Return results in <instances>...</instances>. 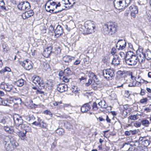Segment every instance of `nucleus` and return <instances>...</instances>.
Wrapping results in <instances>:
<instances>
[{"instance_id": "nucleus-50", "label": "nucleus", "mask_w": 151, "mask_h": 151, "mask_svg": "<svg viewBox=\"0 0 151 151\" xmlns=\"http://www.w3.org/2000/svg\"><path fill=\"white\" fill-rule=\"evenodd\" d=\"M64 73L67 74L68 75L70 74L71 73V71L69 68H67L64 70Z\"/></svg>"}, {"instance_id": "nucleus-63", "label": "nucleus", "mask_w": 151, "mask_h": 151, "mask_svg": "<svg viewBox=\"0 0 151 151\" xmlns=\"http://www.w3.org/2000/svg\"><path fill=\"white\" fill-rule=\"evenodd\" d=\"M4 129L6 132H8L10 129V128L8 126H4Z\"/></svg>"}, {"instance_id": "nucleus-41", "label": "nucleus", "mask_w": 151, "mask_h": 151, "mask_svg": "<svg viewBox=\"0 0 151 151\" xmlns=\"http://www.w3.org/2000/svg\"><path fill=\"white\" fill-rule=\"evenodd\" d=\"M128 119L131 120H135L137 119H138V118L136 115H131L128 117Z\"/></svg>"}, {"instance_id": "nucleus-60", "label": "nucleus", "mask_w": 151, "mask_h": 151, "mask_svg": "<svg viewBox=\"0 0 151 151\" xmlns=\"http://www.w3.org/2000/svg\"><path fill=\"white\" fill-rule=\"evenodd\" d=\"M146 91L144 89H141V91L140 93V94L142 96L144 95L145 94V92Z\"/></svg>"}, {"instance_id": "nucleus-64", "label": "nucleus", "mask_w": 151, "mask_h": 151, "mask_svg": "<svg viewBox=\"0 0 151 151\" xmlns=\"http://www.w3.org/2000/svg\"><path fill=\"white\" fill-rule=\"evenodd\" d=\"M36 93L37 94H42L44 93V92L40 90L37 89Z\"/></svg>"}, {"instance_id": "nucleus-35", "label": "nucleus", "mask_w": 151, "mask_h": 151, "mask_svg": "<svg viewBox=\"0 0 151 151\" xmlns=\"http://www.w3.org/2000/svg\"><path fill=\"white\" fill-rule=\"evenodd\" d=\"M90 77L92 78L93 80L95 82L99 81V80L98 79L96 75H95L93 73H91L90 74Z\"/></svg>"}, {"instance_id": "nucleus-46", "label": "nucleus", "mask_w": 151, "mask_h": 151, "mask_svg": "<svg viewBox=\"0 0 151 151\" xmlns=\"http://www.w3.org/2000/svg\"><path fill=\"white\" fill-rule=\"evenodd\" d=\"M126 46V45H116V47L119 50H122L124 49Z\"/></svg>"}, {"instance_id": "nucleus-14", "label": "nucleus", "mask_w": 151, "mask_h": 151, "mask_svg": "<svg viewBox=\"0 0 151 151\" xmlns=\"http://www.w3.org/2000/svg\"><path fill=\"white\" fill-rule=\"evenodd\" d=\"M57 88L58 91L63 92L67 90V86L64 84H59L57 85Z\"/></svg>"}, {"instance_id": "nucleus-2", "label": "nucleus", "mask_w": 151, "mask_h": 151, "mask_svg": "<svg viewBox=\"0 0 151 151\" xmlns=\"http://www.w3.org/2000/svg\"><path fill=\"white\" fill-rule=\"evenodd\" d=\"M53 0H49L47 1L45 6L46 10L50 13L53 12L54 10L57 9L60 6L59 2L55 1L51 2Z\"/></svg>"}, {"instance_id": "nucleus-17", "label": "nucleus", "mask_w": 151, "mask_h": 151, "mask_svg": "<svg viewBox=\"0 0 151 151\" xmlns=\"http://www.w3.org/2000/svg\"><path fill=\"white\" fill-rule=\"evenodd\" d=\"M130 10H131V14L132 16L133 17H135V14H137L138 12V10L137 6L134 5H132L129 7Z\"/></svg>"}, {"instance_id": "nucleus-1", "label": "nucleus", "mask_w": 151, "mask_h": 151, "mask_svg": "<svg viewBox=\"0 0 151 151\" xmlns=\"http://www.w3.org/2000/svg\"><path fill=\"white\" fill-rule=\"evenodd\" d=\"M103 29L105 35H112L117 32L118 26L117 24L114 22H109L104 26Z\"/></svg>"}, {"instance_id": "nucleus-58", "label": "nucleus", "mask_w": 151, "mask_h": 151, "mask_svg": "<svg viewBox=\"0 0 151 151\" xmlns=\"http://www.w3.org/2000/svg\"><path fill=\"white\" fill-rule=\"evenodd\" d=\"M116 52V50L115 48H113L111 49V53L112 55H114Z\"/></svg>"}, {"instance_id": "nucleus-29", "label": "nucleus", "mask_w": 151, "mask_h": 151, "mask_svg": "<svg viewBox=\"0 0 151 151\" xmlns=\"http://www.w3.org/2000/svg\"><path fill=\"white\" fill-rule=\"evenodd\" d=\"M137 132L136 130H130L127 131L125 132V134L126 136H130L131 134L134 135L137 133Z\"/></svg>"}, {"instance_id": "nucleus-53", "label": "nucleus", "mask_w": 151, "mask_h": 151, "mask_svg": "<svg viewBox=\"0 0 151 151\" xmlns=\"http://www.w3.org/2000/svg\"><path fill=\"white\" fill-rule=\"evenodd\" d=\"M148 100V99L147 98H143V99H141L140 100V102L141 103H146L147 102Z\"/></svg>"}, {"instance_id": "nucleus-61", "label": "nucleus", "mask_w": 151, "mask_h": 151, "mask_svg": "<svg viewBox=\"0 0 151 151\" xmlns=\"http://www.w3.org/2000/svg\"><path fill=\"white\" fill-rule=\"evenodd\" d=\"M40 124V122H37L36 121H35L34 122H33L32 124L33 125H35L36 126H39Z\"/></svg>"}, {"instance_id": "nucleus-25", "label": "nucleus", "mask_w": 151, "mask_h": 151, "mask_svg": "<svg viewBox=\"0 0 151 151\" xmlns=\"http://www.w3.org/2000/svg\"><path fill=\"white\" fill-rule=\"evenodd\" d=\"M5 148L7 151H12L14 148L8 142H6L5 144Z\"/></svg>"}, {"instance_id": "nucleus-45", "label": "nucleus", "mask_w": 151, "mask_h": 151, "mask_svg": "<svg viewBox=\"0 0 151 151\" xmlns=\"http://www.w3.org/2000/svg\"><path fill=\"white\" fill-rule=\"evenodd\" d=\"M2 46L4 51V52H7L9 50V49L6 44H3Z\"/></svg>"}, {"instance_id": "nucleus-36", "label": "nucleus", "mask_w": 151, "mask_h": 151, "mask_svg": "<svg viewBox=\"0 0 151 151\" xmlns=\"http://www.w3.org/2000/svg\"><path fill=\"white\" fill-rule=\"evenodd\" d=\"M142 144L145 147L148 146L150 144V141L148 139H144L142 142Z\"/></svg>"}, {"instance_id": "nucleus-59", "label": "nucleus", "mask_w": 151, "mask_h": 151, "mask_svg": "<svg viewBox=\"0 0 151 151\" xmlns=\"http://www.w3.org/2000/svg\"><path fill=\"white\" fill-rule=\"evenodd\" d=\"M66 127L67 129H69L72 128V126L70 123H67L66 124Z\"/></svg>"}, {"instance_id": "nucleus-7", "label": "nucleus", "mask_w": 151, "mask_h": 151, "mask_svg": "<svg viewBox=\"0 0 151 151\" xmlns=\"http://www.w3.org/2000/svg\"><path fill=\"white\" fill-rule=\"evenodd\" d=\"M20 64L25 69L27 70H29L32 68V63L29 60H25L21 62Z\"/></svg>"}, {"instance_id": "nucleus-12", "label": "nucleus", "mask_w": 151, "mask_h": 151, "mask_svg": "<svg viewBox=\"0 0 151 151\" xmlns=\"http://www.w3.org/2000/svg\"><path fill=\"white\" fill-rule=\"evenodd\" d=\"M14 120L16 125L18 126L21 125L24 122L22 119V117L18 115L14 116Z\"/></svg>"}, {"instance_id": "nucleus-28", "label": "nucleus", "mask_w": 151, "mask_h": 151, "mask_svg": "<svg viewBox=\"0 0 151 151\" xmlns=\"http://www.w3.org/2000/svg\"><path fill=\"white\" fill-rule=\"evenodd\" d=\"M7 119L6 117L0 118V125L3 126L7 124Z\"/></svg>"}, {"instance_id": "nucleus-42", "label": "nucleus", "mask_w": 151, "mask_h": 151, "mask_svg": "<svg viewBox=\"0 0 151 151\" xmlns=\"http://www.w3.org/2000/svg\"><path fill=\"white\" fill-rule=\"evenodd\" d=\"M11 70L9 67H6L4 69H2L0 71V72L1 73H3L6 72H10Z\"/></svg>"}, {"instance_id": "nucleus-20", "label": "nucleus", "mask_w": 151, "mask_h": 151, "mask_svg": "<svg viewBox=\"0 0 151 151\" xmlns=\"http://www.w3.org/2000/svg\"><path fill=\"white\" fill-rule=\"evenodd\" d=\"M52 48V47H49L44 50L43 54L45 57H48L51 52V50Z\"/></svg>"}, {"instance_id": "nucleus-13", "label": "nucleus", "mask_w": 151, "mask_h": 151, "mask_svg": "<svg viewBox=\"0 0 151 151\" xmlns=\"http://www.w3.org/2000/svg\"><path fill=\"white\" fill-rule=\"evenodd\" d=\"M55 36L57 37H59L62 35L63 32V29L60 25H58L54 31Z\"/></svg>"}, {"instance_id": "nucleus-24", "label": "nucleus", "mask_w": 151, "mask_h": 151, "mask_svg": "<svg viewBox=\"0 0 151 151\" xmlns=\"http://www.w3.org/2000/svg\"><path fill=\"white\" fill-rule=\"evenodd\" d=\"M134 53L131 51H129L127 52L126 57L125 58V61L128 60L131 58H132L133 56H135Z\"/></svg>"}, {"instance_id": "nucleus-62", "label": "nucleus", "mask_w": 151, "mask_h": 151, "mask_svg": "<svg viewBox=\"0 0 151 151\" xmlns=\"http://www.w3.org/2000/svg\"><path fill=\"white\" fill-rule=\"evenodd\" d=\"M49 30L51 32H52L54 30V28L52 25H50L49 27Z\"/></svg>"}, {"instance_id": "nucleus-26", "label": "nucleus", "mask_w": 151, "mask_h": 151, "mask_svg": "<svg viewBox=\"0 0 151 151\" xmlns=\"http://www.w3.org/2000/svg\"><path fill=\"white\" fill-rule=\"evenodd\" d=\"M24 81L22 79H21L15 81V84L18 86L20 87L24 85Z\"/></svg>"}, {"instance_id": "nucleus-39", "label": "nucleus", "mask_w": 151, "mask_h": 151, "mask_svg": "<svg viewBox=\"0 0 151 151\" xmlns=\"http://www.w3.org/2000/svg\"><path fill=\"white\" fill-rule=\"evenodd\" d=\"M117 45H126V42L123 39H119L118 41L117 42Z\"/></svg>"}, {"instance_id": "nucleus-54", "label": "nucleus", "mask_w": 151, "mask_h": 151, "mask_svg": "<svg viewBox=\"0 0 151 151\" xmlns=\"http://www.w3.org/2000/svg\"><path fill=\"white\" fill-rule=\"evenodd\" d=\"M92 79L91 78H90L88 80V82L86 83V86H88L92 83Z\"/></svg>"}, {"instance_id": "nucleus-9", "label": "nucleus", "mask_w": 151, "mask_h": 151, "mask_svg": "<svg viewBox=\"0 0 151 151\" xmlns=\"http://www.w3.org/2000/svg\"><path fill=\"white\" fill-rule=\"evenodd\" d=\"M138 62V59L136 55L133 56L128 60L125 61L126 63L130 65H135Z\"/></svg>"}, {"instance_id": "nucleus-33", "label": "nucleus", "mask_w": 151, "mask_h": 151, "mask_svg": "<svg viewBox=\"0 0 151 151\" xmlns=\"http://www.w3.org/2000/svg\"><path fill=\"white\" fill-rule=\"evenodd\" d=\"M0 103L1 104L4 106H9V103L6 100H4L0 97Z\"/></svg>"}, {"instance_id": "nucleus-3", "label": "nucleus", "mask_w": 151, "mask_h": 151, "mask_svg": "<svg viewBox=\"0 0 151 151\" xmlns=\"http://www.w3.org/2000/svg\"><path fill=\"white\" fill-rule=\"evenodd\" d=\"M85 28L83 34H88L94 32V30L95 27L94 22L93 21H86L85 24Z\"/></svg>"}, {"instance_id": "nucleus-27", "label": "nucleus", "mask_w": 151, "mask_h": 151, "mask_svg": "<svg viewBox=\"0 0 151 151\" xmlns=\"http://www.w3.org/2000/svg\"><path fill=\"white\" fill-rule=\"evenodd\" d=\"M146 59L147 60L151 59V51L149 50H148L144 52Z\"/></svg>"}, {"instance_id": "nucleus-22", "label": "nucleus", "mask_w": 151, "mask_h": 151, "mask_svg": "<svg viewBox=\"0 0 151 151\" xmlns=\"http://www.w3.org/2000/svg\"><path fill=\"white\" fill-rule=\"evenodd\" d=\"M98 105L99 106V108H106L108 107V104L104 100L101 101L98 103Z\"/></svg>"}, {"instance_id": "nucleus-32", "label": "nucleus", "mask_w": 151, "mask_h": 151, "mask_svg": "<svg viewBox=\"0 0 151 151\" xmlns=\"http://www.w3.org/2000/svg\"><path fill=\"white\" fill-rule=\"evenodd\" d=\"M141 124L145 127H148L150 124L149 121L145 119H143L141 121Z\"/></svg>"}, {"instance_id": "nucleus-18", "label": "nucleus", "mask_w": 151, "mask_h": 151, "mask_svg": "<svg viewBox=\"0 0 151 151\" xmlns=\"http://www.w3.org/2000/svg\"><path fill=\"white\" fill-rule=\"evenodd\" d=\"M75 58L70 55H66L64 56L63 58V60L65 63H66V65H68L69 63H70L72 60H74Z\"/></svg>"}, {"instance_id": "nucleus-48", "label": "nucleus", "mask_w": 151, "mask_h": 151, "mask_svg": "<svg viewBox=\"0 0 151 151\" xmlns=\"http://www.w3.org/2000/svg\"><path fill=\"white\" fill-rule=\"evenodd\" d=\"M129 112H128V111L127 110H124L123 111L122 113V116L124 117H126V116H127V114L128 113H129Z\"/></svg>"}, {"instance_id": "nucleus-57", "label": "nucleus", "mask_w": 151, "mask_h": 151, "mask_svg": "<svg viewBox=\"0 0 151 151\" xmlns=\"http://www.w3.org/2000/svg\"><path fill=\"white\" fill-rule=\"evenodd\" d=\"M62 79L63 81L65 82H68L69 81V79L65 76H64L63 77Z\"/></svg>"}, {"instance_id": "nucleus-10", "label": "nucleus", "mask_w": 151, "mask_h": 151, "mask_svg": "<svg viewBox=\"0 0 151 151\" xmlns=\"http://www.w3.org/2000/svg\"><path fill=\"white\" fill-rule=\"evenodd\" d=\"M136 56L138 61L139 63H144L146 57L144 52H139V53H137Z\"/></svg>"}, {"instance_id": "nucleus-47", "label": "nucleus", "mask_w": 151, "mask_h": 151, "mask_svg": "<svg viewBox=\"0 0 151 151\" xmlns=\"http://www.w3.org/2000/svg\"><path fill=\"white\" fill-rule=\"evenodd\" d=\"M44 113L45 114L47 115H48L50 116H52V113L50 111L48 110H47L44 111Z\"/></svg>"}, {"instance_id": "nucleus-21", "label": "nucleus", "mask_w": 151, "mask_h": 151, "mask_svg": "<svg viewBox=\"0 0 151 151\" xmlns=\"http://www.w3.org/2000/svg\"><path fill=\"white\" fill-rule=\"evenodd\" d=\"M114 6L117 9H122L124 8L123 4L122 1H119L117 2L116 4L114 5Z\"/></svg>"}, {"instance_id": "nucleus-6", "label": "nucleus", "mask_w": 151, "mask_h": 151, "mask_svg": "<svg viewBox=\"0 0 151 151\" xmlns=\"http://www.w3.org/2000/svg\"><path fill=\"white\" fill-rule=\"evenodd\" d=\"M17 7L19 9L24 11L30 9V6L29 3L27 1H23L18 4Z\"/></svg>"}, {"instance_id": "nucleus-15", "label": "nucleus", "mask_w": 151, "mask_h": 151, "mask_svg": "<svg viewBox=\"0 0 151 151\" xmlns=\"http://www.w3.org/2000/svg\"><path fill=\"white\" fill-rule=\"evenodd\" d=\"M34 12L32 10L27 11L23 13L22 14V17L24 19H25L32 16L34 14Z\"/></svg>"}, {"instance_id": "nucleus-5", "label": "nucleus", "mask_w": 151, "mask_h": 151, "mask_svg": "<svg viewBox=\"0 0 151 151\" xmlns=\"http://www.w3.org/2000/svg\"><path fill=\"white\" fill-rule=\"evenodd\" d=\"M103 74L104 77L109 80H111L114 76V70L113 69H108L103 70Z\"/></svg>"}, {"instance_id": "nucleus-31", "label": "nucleus", "mask_w": 151, "mask_h": 151, "mask_svg": "<svg viewBox=\"0 0 151 151\" xmlns=\"http://www.w3.org/2000/svg\"><path fill=\"white\" fill-rule=\"evenodd\" d=\"M5 4L3 0H0V11L6 10V7L4 6Z\"/></svg>"}, {"instance_id": "nucleus-34", "label": "nucleus", "mask_w": 151, "mask_h": 151, "mask_svg": "<svg viewBox=\"0 0 151 151\" xmlns=\"http://www.w3.org/2000/svg\"><path fill=\"white\" fill-rule=\"evenodd\" d=\"M92 109L94 111H96L98 110L99 108H100L99 106H98L97 103L94 102L93 103V104H92Z\"/></svg>"}, {"instance_id": "nucleus-8", "label": "nucleus", "mask_w": 151, "mask_h": 151, "mask_svg": "<svg viewBox=\"0 0 151 151\" xmlns=\"http://www.w3.org/2000/svg\"><path fill=\"white\" fill-rule=\"evenodd\" d=\"M92 104L90 102L83 105L81 107V111L83 113L86 112L91 108Z\"/></svg>"}, {"instance_id": "nucleus-4", "label": "nucleus", "mask_w": 151, "mask_h": 151, "mask_svg": "<svg viewBox=\"0 0 151 151\" xmlns=\"http://www.w3.org/2000/svg\"><path fill=\"white\" fill-rule=\"evenodd\" d=\"M0 88L4 89L6 91H11L14 93H16L17 91L16 88L12 85L9 84L4 82H1L0 84Z\"/></svg>"}, {"instance_id": "nucleus-30", "label": "nucleus", "mask_w": 151, "mask_h": 151, "mask_svg": "<svg viewBox=\"0 0 151 151\" xmlns=\"http://www.w3.org/2000/svg\"><path fill=\"white\" fill-rule=\"evenodd\" d=\"M120 63V60L118 57L114 58H113L112 62V64L114 65H117Z\"/></svg>"}, {"instance_id": "nucleus-11", "label": "nucleus", "mask_w": 151, "mask_h": 151, "mask_svg": "<svg viewBox=\"0 0 151 151\" xmlns=\"http://www.w3.org/2000/svg\"><path fill=\"white\" fill-rule=\"evenodd\" d=\"M32 81L34 83H35L37 86L39 85L41 86H43L44 82L41 78L38 76L35 77L32 79Z\"/></svg>"}, {"instance_id": "nucleus-55", "label": "nucleus", "mask_w": 151, "mask_h": 151, "mask_svg": "<svg viewBox=\"0 0 151 151\" xmlns=\"http://www.w3.org/2000/svg\"><path fill=\"white\" fill-rule=\"evenodd\" d=\"M56 9L57 10L56 11H54L53 12V13H54V14H56L57 13H58V12H61V11H62V10H64V9H63V8H62V9Z\"/></svg>"}, {"instance_id": "nucleus-38", "label": "nucleus", "mask_w": 151, "mask_h": 151, "mask_svg": "<svg viewBox=\"0 0 151 151\" xmlns=\"http://www.w3.org/2000/svg\"><path fill=\"white\" fill-rule=\"evenodd\" d=\"M35 117L33 115H29L27 117L26 119L28 121H34L35 119Z\"/></svg>"}, {"instance_id": "nucleus-23", "label": "nucleus", "mask_w": 151, "mask_h": 151, "mask_svg": "<svg viewBox=\"0 0 151 151\" xmlns=\"http://www.w3.org/2000/svg\"><path fill=\"white\" fill-rule=\"evenodd\" d=\"M10 141V144L12 145L14 148H15L17 146H18V143L16 142V141L12 137L9 138Z\"/></svg>"}, {"instance_id": "nucleus-19", "label": "nucleus", "mask_w": 151, "mask_h": 151, "mask_svg": "<svg viewBox=\"0 0 151 151\" xmlns=\"http://www.w3.org/2000/svg\"><path fill=\"white\" fill-rule=\"evenodd\" d=\"M16 131V133L21 139L24 140L26 138V134L27 132L22 131Z\"/></svg>"}, {"instance_id": "nucleus-40", "label": "nucleus", "mask_w": 151, "mask_h": 151, "mask_svg": "<svg viewBox=\"0 0 151 151\" xmlns=\"http://www.w3.org/2000/svg\"><path fill=\"white\" fill-rule=\"evenodd\" d=\"M39 126L41 128L46 129L47 127V124L43 121H42L41 122H40Z\"/></svg>"}, {"instance_id": "nucleus-56", "label": "nucleus", "mask_w": 151, "mask_h": 151, "mask_svg": "<svg viewBox=\"0 0 151 151\" xmlns=\"http://www.w3.org/2000/svg\"><path fill=\"white\" fill-rule=\"evenodd\" d=\"M141 124V122H136L134 123V126L136 127H139Z\"/></svg>"}, {"instance_id": "nucleus-51", "label": "nucleus", "mask_w": 151, "mask_h": 151, "mask_svg": "<svg viewBox=\"0 0 151 151\" xmlns=\"http://www.w3.org/2000/svg\"><path fill=\"white\" fill-rule=\"evenodd\" d=\"M131 93L128 91H125L124 96L126 97H128L130 95Z\"/></svg>"}, {"instance_id": "nucleus-49", "label": "nucleus", "mask_w": 151, "mask_h": 151, "mask_svg": "<svg viewBox=\"0 0 151 151\" xmlns=\"http://www.w3.org/2000/svg\"><path fill=\"white\" fill-rule=\"evenodd\" d=\"M110 96L112 98L111 100H114L116 99V95L114 93H112L111 94Z\"/></svg>"}, {"instance_id": "nucleus-44", "label": "nucleus", "mask_w": 151, "mask_h": 151, "mask_svg": "<svg viewBox=\"0 0 151 151\" xmlns=\"http://www.w3.org/2000/svg\"><path fill=\"white\" fill-rule=\"evenodd\" d=\"M123 107L124 110H127L128 112H130L132 110L131 109L129 108V105L128 104L124 105Z\"/></svg>"}, {"instance_id": "nucleus-52", "label": "nucleus", "mask_w": 151, "mask_h": 151, "mask_svg": "<svg viewBox=\"0 0 151 151\" xmlns=\"http://www.w3.org/2000/svg\"><path fill=\"white\" fill-rule=\"evenodd\" d=\"M81 62V60L79 59H78L74 62V64L75 65H78L80 64Z\"/></svg>"}, {"instance_id": "nucleus-16", "label": "nucleus", "mask_w": 151, "mask_h": 151, "mask_svg": "<svg viewBox=\"0 0 151 151\" xmlns=\"http://www.w3.org/2000/svg\"><path fill=\"white\" fill-rule=\"evenodd\" d=\"M20 127L22 129H24L25 131L26 132H29L31 130V127H29V124L25 121H24L20 125Z\"/></svg>"}, {"instance_id": "nucleus-37", "label": "nucleus", "mask_w": 151, "mask_h": 151, "mask_svg": "<svg viewBox=\"0 0 151 151\" xmlns=\"http://www.w3.org/2000/svg\"><path fill=\"white\" fill-rule=\"evenodd\" d=\"M56 132L59 135H61L64 133V130L62 128H59L56 130Z\"/></svg>"}, {"instance_id": "nucleus-43", "label": "nucleus", "mask_w": 151, "mask_h": 151, "mask_svg": "<svg viewBox=\"0 0 151 151\" xmlns=\"http://www.w3.org/2000/svg\"><path fill=\"white\" fill-rule=\"evenodd\" d=\"M11 70L9 67H6L4 69H2L0 71V72L1 73H3L6 72H10Z\"/></svg>"}]
</instances>
